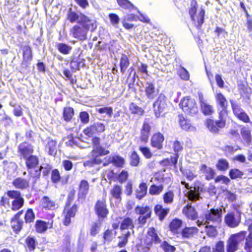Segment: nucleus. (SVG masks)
I'll return each instance as SVG.
<instances>
[{
  "mask_svg": "<svg viewBox=\"0 0 252 252\" xmlns=\"http://www.w3.org/2000/svg\"><path fill=\"white\" fill-rule=\"evenodd\" d=\"M23 210L16 213L10 220V226L15 234H19L24 228V223H33L35 219V213L32 208H28L25 212L24 220L21 218Z\"/></svg>",
  "mask_w": 252,
  "mask_h": 252,
  "instance_id": "obj_1",
  "label": "nucleus"
},
{
  "mask_svg": "<svg viewBox=\"0 0 252 252\" xmlns=\"http://www.w3.org/2000/svg\"><path fill=\"white\" fill-rule=\"evenodd\" d=\"M81 26L74 25L70 30L72 36L78 40L84 41L87 38V33L90 31L94 32L97 28L96 21L91 20L85 23H79Z\"/></svg>",
  "mask_w": 252,
  "mask_h": 252,
  "instance_id": "obj_2",
  "label": "nucleus"
},
{
  "mask_svg": "<svg viewBox=\"0 0 252 252\" xmlns=\"http://www.w3.org/2000/svg\"><path fill=\"white\" fill-rule=\"evenodd\" d=\"M203 217L197 220L196 223L198 227H201L203 223H211L220 224L222 221V211L221 208H211L205 211Z\"/></svg>",
  "mask_w": 252,
  "mask_h": 252,
  "instance_id": "obj_3",
  "label": "nucleus"
},
{
  "mask_svg": "<svg viewBox=\"0 0 252 252\" xmlns=\"http://www.w3.org/2000/svg\"><path fill=\"white\" fill-rule=\"evenodd\" d=\"M161 240L158 235L157 230L153 226L147 230L145 236L141 240V245L144 248L149 250L154 245L160 243Z\"/></svg>",
  "mask_w": 252,
  "mask_h": 252,
  "instance_id": "obj_4",
  "label": "nucleus"
},
{
  "mask_svg": "<svg viewBox=\"0 0 252 252\" xmlns=\"http://www.w3.org/2000/svg\"><path fill=\"white\" fill-rule=\"evenodd\" d=\"M179 105L182 111L189 115L193 116L198 113V107L196 101L190 96L183 97Z\"/></svg>",
  "mask_w": 252,
  "mask_h": 252,
  "instance_id": "obj_5",
  "label": "nucleus"
},
{
  "mask_svg": "<svg viewBox=\"0 0 252 252\" xmlns=\"http://www.w3.org/2000/svg\"><path fill=\"white\" fill-rule=\"evenodd\" d=\"M24 159L25 160V165L29 174L35 182L40 178L41 175L40 170L39 169H35L34 174L32 173L31 170L34 169L38 167L39 164V158L37 156L32 154Z\"/></svg>",
  "mask_w": 252,
  "mask_h": 252,
  "instance_id": "obj_6",
  "label": "nucleus"
},
{
  "mask_svg": "<svg viewBox=\"0 0 252 252\" xmlns=\"http://www.w3.org/2000/svg\"><path fill=\"white\" fill-rule=\"evenodd\" d=\"M94 209L98 220L103 221L108 218L110 212L106 196H103L96 201Z\"/></svg>",
  "mask_w": 252,
  "mask_h": 252,
  "instance_id": "obj_7",
  "label": "nucleus"
},
{
  "mask_svg": "<svg viewBox=\"0 0 252 252\" xmlns=\"http://www.w3.org/2000/svg\"><path fill=\"white\" fill-rule=\"evenodd\" d=\"M8 197L13 199L11 202V210L16 212L22 208L24 205L25 200L22 196L21 192L17 190H9L5 192Z\"/></svg>",
  "mask_w": 252,
  "mask_h": 252,
  "instance_id": "obj_8",
  "label": "nucleus"
},
{
  "mask_svg": "<svg viewBox=\"0 0 252 252\" xmlns=\"http://www.w3.org/2000/svg\"><path fill=\"white\" fill-rule=\"evenodd\" d=\"M134 211L136 214L139 215L137 221L140 226L146 224L147 220L151 217L152 214L151 207L148 205H137L135 207Z\"/></svg>",
  "mask_w": 252,
  "mask_h": 252,
  "instance_id": "obj_9",
  "label": "nucleus"
},
{
  "mask_svg": "<svg viewBox=\"0 0 252 252\" xmlns=\"http://www.w3.org/2000/svg\"><path fill=\"white\" fill-rule=\"evenodd\" d=\"M78 206L74 203L72 205H64L63 211V223L64 226H67L71 223V218L75 217L78 211Z\"/></svg>",
  "mask_w": 252,
  "mask_h": 252,
  "instance_id": "obj_10",
  "label": "nucleus"
},
{
  "mask_svg": "<svg viewBox=\"0 0 252 252\" xmlns=\"http://www.w3.org/2000/svg\"><path fill=\"white\" fill-rule=\"evenodd\" d=\"M106 130L105 125L101 122H95L86 127L83 130L84 134L88 137L99 135Z\"/></svg>",
  "mask_w": 252,
  "mask_h": 252,
  "instance_id": "obj_11",
  "label": "nucleus"
},
{
  "mask_svg": "<svg viewBox=\"0 0 252 252\" xmlns=\"http://www.w3.org/2000/svg\"><path fill=\"white\" fill-rule=\"evenodd\" d=\"M66 19L71 23H85L92 20L85 14L79 12L78 13L71 8L68 9L66 14Z\"/></svg>",
  "mask_w": 252,
  "mask_h": 252,
  "instance_id": "obj_12",
  "label": "nucleus"
},
{
  "mask_svg": "<svg viewBox=\"0 0 252 252\" xmlns=\"http://www.w3.org/2000/svg\"><path fill=\"white\" fill-rule=\"evenodd\" d=\"M167 107L166 100L164 95L160 94L153 103V110L157 118L163 116Z\"/></svg>",
  "mask_w": 252,
  "mask_h": 252,
  "instance_id": "obj_13",
  "label": "nucleus"
},
{
  "mask_svg": "<svg viewBox=\"0 0 252 252\" xmlns=\"http://www.w3.org/2000/svg\"><path fill=\"white\" fill-rule=\"evenodd\" d=\"M232 110L234 115L240 121L245 123L250 122L249 115L242 108L240 104L236 103L233 100H230Z\"/></svg>",
  "mask_w": 252,
  "mask_h": 252,
  "instance_id": "obj_14",
  "label": "nucleus"
},
{
  "mask_svg": "<svg viewBox=\"0 0 252 252\" xmlns=\"http://www.w3.org/2000/svg\"><path fill=\"white\" fill-rule=\"evenodd\" d=\"M206 127L212 133L218 134L220 129L225 127V123L221 120L214 121L208 118L207 119L205 123Z\"/></svg>",
  "mask_w": 252,
  "mask_h": 252,
  "instance_id": "obj_15",
  "label": "nucleus"
},
{
  "mask_svg": "<svg viewBox=\"0 0 252 252\" xmlns=\"http://www.w3.org/2000/svg\"><path fill=\"white\" fill-rule=\"evenodd\" d=\"M198 100L201 111L204 115L210 116L214 113L213 106L207 102L201 93H198Z\"/></svg>",
  "mask_w": 252,
  "mask_h": 252,
  "instance_id": "obj_16",
  "label": "nucleus"
},
{
  "mask_svg": "<svg viewBox=\"0 0 252 252\" xmlns=\"http://www.w3.org/2000/svg\"><path fill=\"white\" fill-rule=\"evenodd\" d=\"M182 213L189 220H195L198 218V213L191 203H188L183 208Z\"/></svg>",
  "mask_w": 252,
  "mask_h": 252,
  "instance_id": "obj_17",
  "label": "nucleus"
},
{
  "mask_svg": "<svg viewBox=\"0 0 252 252\" xmlns=\"http://www.w3.org/2000/svg\"><path fill=\"white\" fill-rule=\"evenodd\" d=\"M17 152L24 159L33 154L34 152L33 146L32 144H28V142L24 141L18 145Z\"/></svg>",
  "mask_w": 252,
  "mask_h": 252,
  "instance_id": "obj_18",
  "label": "nucleus"
},
{
  "mask_svg": "<svg viewBox=\"0 0 252 252\" xmlns=\"http://www.w3.org/2000/svg\"><path fill=\"white\" fill-rule=\"evenodd\" d=\"M164 136L160 132H157L153 134L150 140L151 146L157 150H161L163 148Z\"/></svg>",
  "mask_w": 252,
  "mask_h": 252,
  "instance_id": "obj_19",
  "label": "nucleus"
},
{
  "mask_svg": "<svg viewBox=\"0 0 252 252\" xmlns=\"http://www.w3.org/2000/svg\"><path fill=\"white\" fill-rule=\"evenodd\" d=\"M224 221L228 226L237 227L241 222L240 215H236L234 212H228L224 217Z\"/></svg>",
  "mask_w": 252,
  "mask_h": 252,
  "instance_id": "obj_20",
  "label": "nucleus"
},
{
  "mask_svg": "<svg viewBox=\"0 0 252 252\" xmlns=\"http://www.w3.org/2000/svg\"><path fill=\"white\" fill-rule=\"evenodd\" d=\"M151 131V126L150 123L147 121H144L140 130L139 139L141 142L144 144L148 142Z\"/></svg>",
  "mask_w": 252,
  "mask_h": 252,
  "instance_id": "obj_21",
  "label": "nucleus"
},
{
  "mask_svg": "<svg viewBox=\"0 0 252 252\" xmlns=\"http://www.w3.org/2000/svg\"><path fill=\"white\" fill-rule=\"evenodd\" d=\"M22 51L23 59L21 65L27 67L33 58L32 49L29 45H26L24 47Z\"/></svg>",
  "mask_w": 252,
  "mask_h": 252,
  "instance_id": "obj_22",
  "label": "nucleus"
},
{
  "mask_svg": "<svg viewBox=\"0 0 252 252\" xmlns=\"http://www.w3.org/2000/svg\"><path fill=\"white\" fill-rule=\"evenodd\" d=\"M199 232V229L196 226H185L181 229L179 237L183 239H190L194 237Z\"/></svg>",
  "mask_w": 252,
  "mask_h": 252,
  "instance_id": "obj_23",
  "label": "nucleus"
},
{
  "mask_svg": "<svg viewBox=\"0 0 252 252\" xmlns=\"http://www.w3.org/2000/svg\"><path fill=\"white\" fill-rule=\"evenodd\" d=\"M90 189L89 183L86 180H81L78 186V199H85Z\"/></svg>",
  "mask_w": 252,
  "mask_h": 252,
  "instance_id": "obj_24",
  "label": "nucleus"
},
{
  "mask_svg": "<svg viewBox=\"0 0 252 252\" xmlns=\"http://www.w3.org/2000/svg\"><path fill=\"white\" fill-rule=\"evenodd\" d=\"M145 92L147 97L152 100L157 96L158 91L156 88L155 84L154 83L147 82L146 83Z\"/></svg>",
  "mask_w": 252,
  "mask_h": 252,
  "instance_id": "obj_25",
  "label": "nucleus"
},
{
  "mask_svg": "<svg viewBox=\"0 0 252 252\" xmlns=\"http://www.w3.org/2000/svg\"><path fill=\"white\" fill-rule=\"evenodd\" d=\"M37 245V240L33 235H30L25 239L24 246L26 251H29V252L34 251Z\"/></svg>",
  "mask_w": 252,
  "mask_h": 252,
  "instance_id": "obj_26",
  "label": "nucleus"
},
{
  "mask_svg": "<svg viewBox=\"0 0 252 252\" xmlns=\"http://www.w3.org/2000/svg\"><path fill=\"white\" fill-rule=\"evenodd\" d=\"M183 225V221L178 218L173 219L169 224V228L170 231L174 234L179 237L180 233V229Z\"/></svg>",
  "mask_w": 252,
  "mask_h": 252,
  "instance_id": "obj_27",
  "label": "nucleus"
},
{
  "mask_svg": "<svg viewBox=\"0 0 252 252\" xmlns=\"http://www.w3.org/2000/svg\"><path fill=\"white\" fill-rule=\"evenodd\" d=\"M242 143L247 146L250 145L252 141L251 130L247 127L243 126L240 129Z\"/></svg>",
  "mask_w": 252,
  "mask_h": 252,
  "instance_id": "obj_28",
  "label": "nucleus"
},
{
  "mask_svg": "<svg viewBox=\"0 0 252 252\" xmlns=\"http://www.w3.org/2000/svg\"><path fill=\"white\" fill-rule=\"evenodd\" d=\"M178 122L181 128L186 131L191 130L195 128L192 126L190 121L183 114H179L178 116Z\"/></svg>",
  "mask_w": 252,
  "mask_h": 252,
  "instance_id": "obj_29",
  "label": "nucleus"
},
{
  "mask_svg": "<svg viewBox=\"0 0 252 252\" xmlns=\"http://www.w3.org/2000/svg\"><path fill=\"white\" fill-rule=\"evenodd\" d=\"M138 16L133 13L126 14L124 17L122 21L123 26L127 30H130L133 28L134 25L129 22L132 21L137 22Z\"/></svg>",
  "mask_w": 252,
  "mask_h": 252,
  "instance_id": "obj_30",
  "label": "nucleus"
},
{
  "mask_svg": "<svg viewBox=\"0 0 252 252\" xmlns=\"http://www.w3.org/2000/svg\"><path fill=\"white\" fill-rule=\"evenodd\" d=\"M41 206L46 210H54L57 208L55 200L48 196H44L41 199Z\"/></svg>",
  "mask_w": 252,
  "mask_h": 252,
  "instance_id": "obj_31",
  "label": "nucleus"
},
{
  "mask_svg": "<svg viewBox=\"0 0 252 252\" xmlns=\"http://www.w3.org/2000/svg\"><path fill=\"white\" fill-rule=\"evenodd\" d=\"M12 185L18 189L23 190L30 187V182L28 180L22 177H17L12 182Z\"/></svg>",
  "mask_w": 252,
  "mask_h": 252,
  "instance_id": "obj_32",
  "label": "nucleus"
},
{
  "mask_svg": "<svg viewBox=\"0 0 252 252\" xmlns=\"http://www.w3.org/2000/svg\"><path fill=\"white\" fill-rule=\"evenodd\" d=\"M170 211L168 208H163L162 205L157 204L154 207V211L158 220L162 221Z\"/></svg>",
  "mask_w": 252,
  "mask_h": 252,
  "instance_id": "obj_33",
  "label": "nucleus"
},
{
  "mask_svg": "<svg viewBox=\"0 0 252 252\" xmlns=\"http://www.w3.org/2000/svg\"><path fill=\"white\" fill-rule=\"evenodd\" d=\"M200 170L204 174L206 180L209 181L214 179L216 172L211 167H208L206 164H202L199 167Z\"/></svg>",
  "mask_w": 252,
  "mask_h": 252,
  "instance_id": "obj_34",
  "label": "nucleus"
},
{
  "mask_svg": "<svg viewBox=\"0 0 252 252\" xmlns=\"http://www.w3.org/2000/svg\"><path fill=\"white\" fill-rule=\"evenodd\" d=\"M219 224H213L206 222L203 223V225L205 226V231L206 235L209 237H216L218 234L217 225Z\"/></svg>",
  "mask_w": 252,
  "mask_h": 252,
  "instance_id": "obj_35",
  "label": "nucleus"
},
{
  "mask_svg": "<svg viewBox=\"0 0 252 252\" xmlns=\"http://www.w3.org/2000/svg\"><path fill=\"white\" fill-rule=\"evenodd\" d=\"M135 225L133 219L128 217L124 218L120 225L121 230L130 229L132 230L133 233L134 232L133 229Z\"/></svg>",
  "mask_w": 252,
  "mask_h": 252,
  "instance_id": "obj_36",
  "label": "nucleus"
},
{
  "mask_svg": "<svg viewBox=\"0 0 252 252\" xmlns=\"http://www.w3.org/2000/svg\"><path fill=\"white\" fill-rule=\"evenodd\" d=\"M34 227L37 233L42 234L48 229V223L41 220H37L35 221Z\"/></svg>",
  "mask_w": 252,
  "mask_h": 252,
  "instance_id": "obj_37",
  "label": "nucleus"
},
{
  "mask_svg": "<svg viewBox=\"0 0 252 252\" xmlns=\"http://www.w3.org/2000/svg\"><path fill=\"white\" fill-rule=\"evenodd\" d=\"M122 187L118 184H115L110 191V193L112 196L119 201L122 200Z\"/></svg>",
  "mask_w": 252,
  "mask_h": 252,
  "instance_id": "obj_38",
  "label": "nucleus"
},
{
  "mask_svg": "<svg viewBox=\"0 0 252 252\" xmlns=\"http://www.w3.org/2000/svg\"><path fill=\"white\" fill-rule=\"evenodd\" d=\"M215 99L218 105L220 106L223 110H226L228 106V102L221 93H217L215 95Z\"/></svg>",
  "mask_w": 252,
  "mask_h": 252,
  "instance_id": "obj_39",
  "label": "nucleus"
},
{
  "mask_svg": "<svg viewBox=\"0 0 252 252\" xmlns=\"http://www.w3.org/2000/svg\"><path fill=\"white\" fill-rule=\"evenodd\" d=\"M178 160L177 155L170 156V158H165L161 160L159 163L163 166H172L174 168L177 167V164Z\"/></svg>",
  "mask_w": 252,
  "mask_h": 252,
  "instance_id": "obj_40",
  "label": "nucleus"
},
{
  "mask_svg": "<svg viewBox=\"0 0 252 252\" xmlns=\"http://www.w3.org/2000/svg\"><path fill=\"white\" fill-rule=\"evenodd\" d=\"M74 110L70 106L64 107L63 111V118L66 122H69L71 121L74 116Z\"/></svg>",
  "mask_w": 252,
  "mask_h": 252,
  "instance_id": "obj_41",
  "label": "nucleus"
},
{
  "mask_svg": "<svg viewBox=\"0 0 252 252\" xmlns=\"http://www.w3.org/2000/svg\"><path fill=\"white\" fill-rule=\"evenodd\" d=\"M130 65L129 60L126 55L122 54L120 60L121 72L124 74Z\"/></svg>",
  "mask_w": 252,
  "mask_h": 252,
  "instance_id": "obj_42",
  "label": "nucleus"
},
{
  "mask_svg": "<svg viewBox=\"0 0 252 252\" xmlns=\"http://www.w3.org/2000/svg\"><path fill=\"white\" fill-rule=\"evenodd\" d=\"M129 110L131 114L138 116H142L145 113L144 109L139 107L134 102H131L129 105Z\"/></svg>",
  "mask_w": 252,
  "mask_h": 252,
  "instance_id": "obj_43",
  "label": "nucleus"
},
{
  "mask_svg": "<svg viewBox=\"0 0 252 252\" xmlns=\"http://www.w3.org/2000/svg\"><path fill=\"white\" fill-rule=\"evenodd\" d=\"M238 241L234 239L232 236L230 237L227 241L226 251L227 252H235L238 249Z\"/></svg>",
  "mask_w": 252,
  "mask_h": 252,
  "instance_id": "obj_44",
  "label": "nucleus"
},
{
  "mask_svg": "<svg viewBox=\"0 0 252 252\" xmlns=\"http://www.w3.org/2000/svg\"><path fill=\"white\" fill-rule=\"evenodd\" d=\"M147 189L146 184L144 182L141 183L139 185V189L136 191V198L138 200L142 199L146 195Z\"/></svg>",
  "mask_w": 252,
  "mask_h": 252,
  "instance_id": "obj_45",
  "label": "nucleus"
},
{
  "mask_svg": "<svg viewBox=\"0 0 252 252\" xmlns=\"http://www.w3.org/2000/svg\"><path fill=\"white\" fill-rule=\"evenodd\" d=\"M117 234L116 231H113V229L107 228L102 233L103 243H109L115 237Z\"/></svg>",
  "mask_w": 252,
  "mask_h": 252,
  "instance_id": "obj_46",
  "label": "nucleus"
},
{
  "mask_svg": "<svg viewBox=\"0 0 252 252\" xmlns=\"http://www.w3.org/2000/svg\"><path fill=\"white\" fill-rule=\"evenodd\" d=\"M216 167L219 171L225 172L229 169V163L227 159L220 158L216 163Z\"/></svg>",
  "mask_w": 252,
  "mask_h": 252,
  "instance_id": "obj_47",
  "label": "nucleus"
},
{
  "mask_svg": "<svg viewBox=\"0 0 252 252\" xmlns=\"http://www.w3.org/2000/svg\"><path fill=\"white\" fill-rule=\"evenodd\" d=\"M56 48L60 53L63 55L69 54L72 50L71 46L64 43H57Z\"/></svg>",
  "mask_w": 252,
  "mask_h": 252,
  "instance_id": "obj_48",
  "label": "nucleus"
},
{
  "mask_svg": "<svg viewBox=\"0 0 252 252\" xmlns=\"http://www.w3.org/2000/svg\"><path fill=\"white\" fill-rule=\"evenodd\" d=\"M118 5L123 9L131 11L136 7L128 0H116Z\"/></svg>",
  "mask_w": 252,
  "mask_h": 252,
  "instance_id": "obj_49",
  "label": "nucleus"
},
{
  "mask_svg": "<svg viewBox=\"0 0 252 252\" xmlns=\"http://www.w3.org/2000/svg\"><path fill=\"white\" fill-rule=\"evenodd\" d=\"M109 159L115 166L117 167H122L125 164L124 158L118 155H115L112 157H109Z\"/></svg>",
  "mask_w": 252,
  "mask_h": 252,
  "instance_id": "obj_50",
  "label": "nucleus"
},
{
  "mask_svg": "<svg viewBox=\"0 0 252 252\" xmlns=\"http://www.w3.org/2000/svg\"><path fill=\"white\" fill-rule=\"evenodd\" d=\"M198 3L196 0H191L190 7L189 9V13L192 22L195 21V15L196 14Z\"/></svg>",
  "mask_w": 252,
  "mask_h": 252,
  "instance_id": "obj_51",
  "label": "nucleus"
},
{
  "mask_svg": "<svg viewBox=\"0 0 252 252\" xmlns=\"http://www.w3.org/2000/svg\"><path fill=\"white\" fill-rule=\"evenodd\" d=\"M130 236V232L127 231L125 233L119 236L118 238L120 240L117 244L119 248H123L126 246L128 241V238Z\"/></svg>",
  "mask_w": 252,
  "mask_h": 252,
  "instance_id": "obj_52",
  "label": "nucleus"
},
{
  "mask_svg": "<svg viewBox=\"0 0 252 252\" xmlns=\"http://www.w3.org/2000/svg\"><path fill=\"white\" fill-rule=\"evenodd\" d=\"M102 160L98 158L97 156H94V158L89 159L83 162V165L86 167H92L95 165H98L102 163Z\"/></svg>",
  "mask_w": 252,
  "mask_h": 252,
  "instance_id": "obj_53",
  "label": "nucleus"
},
{
  "mask_svg": "<svg viewBox=\"0 0 252 252\" xmlns=\"http://www.w3.org/2000/svg\"><path fill=\"white\" fill-rule=\"evenodd\" d=\"M174 193L173 190H168L162 195L163 202L165 204H170L174 201Z\"/></svg>",
  "mask_w": 252,
  "mask_h": 252,
  "instance_id": "obj_54",
  "label": "nucleus"
},
{
  "mask_svg": "<svg viewBox=\"0 0 252 252\" xmlns=\"http://www.w3.org/2000/svg\"><path fill=\"white\" fill-rule=\"evenodd\" d=\"M164 186L162 184L159 185L152 184L150 187L149 193L152 195H158L162 192Z\"/></svg>",
  "mask_w": 252,
  "mask_h": 252,
  "instance_id": "obj_55",
  "label": "nucleus"
},
{
  "mask_svg": "<svg viewBox=\"0 0 252 252\" xmlns=\"http://www.w3.org/2000/svg\"><path fill=\"white\" fill-rule=\"evenodd\" d=\"M205 11L204 9L201 8L199 10V12L195 18V21L194 22L196 24V27L198 29L201 28L202 24L204 21V17H205Z\"/></svg>",
  "mask_w": 252,
  "mask_h": 252,
  "instance_id": "obj_56",
  "label": "nucleus"
},
{
  "mask_svg": "<svg viewBox=\"0 0 252 252\" xmlns=\"http://www.w3.org/2000/svg\"><path fill=\"white\" fill-rule=\"evenodd\" d=\"M140 162V158L136 151H133L131 153L129 156V164L131 166H138Z\"/></svg>",
  "mask_w": 252,
  "mask_h": 252,
  "instance_id": "obj_57",
  "label": "nucleus"
},
{
  "mask_svg": "<svg viewBox=\"0 0 252 252\" xmlns=\"http://www.w3.org/2000/svg\"><path fill=\"white\" fill-rule=\"evenodd\" d=\"M172 142V149L174 152L173 156L177 155L179 157V153L182 151L183 150V142L176 140Z\"/></svg>",
  "mask_w": 252,
  "mask_h": 252,
  "instance_id": "obj_58",
  "label": "nucleus"
},
{
  "mask_svg": "<svg viewBox=\"0 0 252 252\" xmlns=\"http://www.w3.org/2000/svg\"><path fill=\"white\" fill-rule=\"evenodd\" d=\"M92 153L93 155H95V156H103L105 155H108L110 153V151L108 150L105 149L104 148L101 146H98L94 148L92 151Z\"/></svg>",
  "mask_w": 252,
  "mask_h": 252,
  "instance_id": "obj_59",
  "label": "nucleus"
},
{
  "mask_svg": "<svg viewBox=\"0 0 252 252\" xmlns=\"http://www.w3.org/2000/svg\"><path fill=\"white\" fill-rule=\"evenodd\" d=\"M57 142L53 140H50L47 142L46 146L48 149V154L51 156H55L57 153L56 150Z\"/></svg>",
  "mask_w": 252,
  "mask_h": 252,
  "instance_id": "obj_60",
  "label": "nucleus"
},
{
  "mask_svg": "<svg viewBox=\"0 0 252 252\" xmlns=\"http://www.w3.org/2000/svg\"><path fill=\"white\" fill-rule=\"evenodd\" d=\"M244 175L243 171L237 168L231 169L229 171V176L231 179L235 180L238 178H242Z\"/></svg>",
  "mask_w": 252,
  "mask_h": 252,
  "instance_id": "obj_61",
  "label": "nucleus"
},
{
  "mask_svg": "<svg viewBox=\"0 0 252 252\" xmlns=\"http://www.w3.org/2000/svg\"><path fill=\"white\" fill-rule=\"evenodd\" d=\"M160 247L164 252H174L176 250L174 246L170 245L165 240L161 242Z\"/></svg>",
  "mask_w": 252,
  "mask_h": 252,
  "instance_id": "obj_62",
  "label": "nucleus"
},
{
  "mask_svg": "<svg viewBox=\"0 0 252 252\" xmlns=\"http://www.w3.org/2000/svg\"><path fill=\"white\" fill-rule=\"evenodd\" d=\"M61 174L58 169H54L51 172V180L54 184H57L61 180Z\"/></svg>",
  "mask_w": 252,
  "mask_h": 252,
  "instance_id": "obj_63",
  "label": "nucleus"
},
{
  "mask_svg": "<svg viewBox=\"0 0 252 252\" xmlns=\"http://www.w3.org/2000/svg\"><path fill=\"white\" fill-rule=\"evenodd\" d=\"M187 197L191 202H195L200 199V192H195L194 191L189 190L187 193Z\"/></svg>",
  "mask_w": 252,
  "mask_h": 252,
  "instance_id": "obj_64",
  "label": "nucleus"
}]
</instances>
